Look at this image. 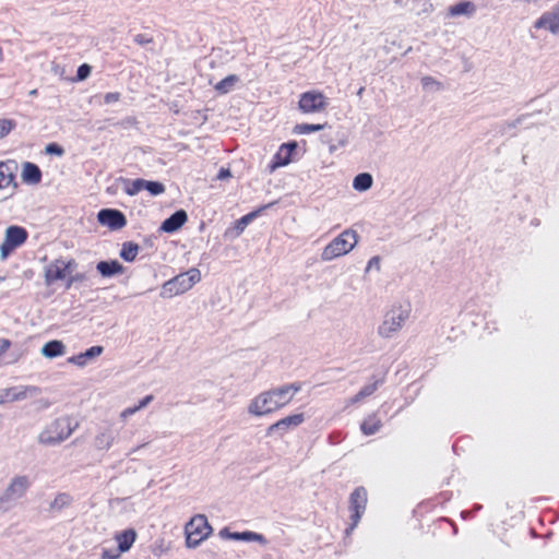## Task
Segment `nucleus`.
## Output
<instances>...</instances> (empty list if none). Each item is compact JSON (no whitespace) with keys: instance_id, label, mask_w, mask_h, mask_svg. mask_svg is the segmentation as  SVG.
Returning <instances> with one entry per match:
<instances>
[{"instance_id":"obj_30","label":"nucleus","mask_w":559,"mask_h":559,"mask_svg":"<svg viewBox=\"0 0 559 559\" xmlns=\"http://www.w3.org/2000/svg\"><path fill=\"white\" fill-rule=\"evenodd\" d=\"M139 245L128 241L122 245L120 257L127 262H133L139 253Z\"/></svg>"},{"instance_id":"obj_17","label":"nucleus","mask_w":559,"mask_h":559,"mask_svg":"<svg viewBox=\"0 0 559 559\" xmlns=\"http://www.w3.org/2000/svg\"><path fill=\"white\" fill-rule=\"evenodd\" d=\"M297 148L296 142L284 143L280 146V150L274 155L272 164L270 165L271 170H275L278 167L286 166L290 163L292 153Z\"/></svg>"},{"instance_id":"obj_28","label":"nucleus","mask_w":559,"mask_h":559,"mask_svg":"<svg viewBox=\"0 0 559 559\" xmlns=\"http://www.w3.org/2000/svg\"><path fill=\"white\" fill-rule=\"evenodd\" d=\"M238 81H239V78L236 74H230V75H227L225 79L221 80L215 85L214 88L219 94H227L235 87V85L238 83Z\"/></svg>"},{"instance_id":"obj_42","label":"nucleus","mask_w":559,"mask_h":559,"mask_svg":"<svg viewBox=\"0 0 559 559\" xmlns=\"http://www.w3.org/2000/svg\"><path fill=\"white\" fill-rule=\"evenodd\" d=\"M120 98H121V94L119 92H110L104 96V102L106 104H112V103L119 102Z\"/></svg>"},{"instance_id":"obj_36","label":"nucleus","mask_w":559,"mask_h":559,"mask_svg":"<svg viewBox=\"0 0 559 559\" xmlns=\"http://www.w3.org/2000/svg\"><path fill=\"white\" fill-rule=\"evenodd\" d=\"M323 129L322 124H309V123H302L296 126V131L300 134H308L311 132H317L319 130Z\"/></svg>"},{"instance_id":"obj_19","label":"nucleus","mask_w":559,"mask_h":559,"mask_svg":"<svg viewBox=\"0 0 559 559\" xmlns=\"http://www.w3.org/2000/svg\"><path fill=\"white\" fill-rule=\"evenodd\" d=\"M104 352V347L96 345L92 346L88 349H86L84 353H80L78 355H74L68 359L70 364H73L79 367H84L87 365V362L99 355H102Z\"/></svg>"},{"instance_id":"obj_4","label":"nucleus","mask_w":559,"mask_h":559,"mask_svg":"<svg viewBox=\"0 0 559 559\" xmlns=\"http://www.w3.org/2000/svg\"><path fill=\"white\" fill-rule=\"evenodd\" d=\"M358 242L357 233L346 229L326 245L321 253L323 261H332L352 251Z\"/></svg>"},{"instance_id":"obj_48","label":"nucleus","mask_w":559,"mask_h":559,"mask_svg":"<svg viewBox=\"0 0 559 559\" xmlns=\"http://www.w3.org/2000/svg\"><path fill=\"white\" fill-rule=\"evenodd\" d=\"M11 343L9 340L7 338H0V356L5 352L8 350V348L10 347Z\"/></svg>"},{"instance_id":"obj_7","label":"nucleus","mask_w":559,"mask_h":559,"mask_svg":"<svg viewBox=\"0 0 559 559\" xmlns=\"http://www.w3.org/2000/svg\"><path fill=\"white\" fill-rule=\"evenodd\" d=\"M349 526L345 530V535L349 536L356 526L359 524L367 507L368 495L365 487L359 486L354 489V491L349 495Z\"/></svg>"},{"instance_id":"obj_20","label":"nucleus","mask_w":559,"mask_h":559,"mask_svg":"<svg viewBox=\"0 0 559 559\" xmlns=\"http://www.w3.org/2000/svg\"><path fill=\"white\" fill-rule=\"evenodd\" d=\"M136 536L138 534L133 528H128L120 533H117L115 539L118 543V551L120 554L129 551L133 543L135 542Z\"/></svg>"},{"instance_id":"obj_16","label":"nucleus","mask_w":559,"mask_h":559,"mask_svg":"<svg viewBox=\"0 0 559 559\" xmlns=\"http://www.w3.org/2000/svg\"><path fill=\"white\" fill-rule=\"evenodd\" d=\"M219 536L224 539H234L241 542H257L261 545H265L267 543L266 538L259 533L245 531V532H230L227 527H224L219 531Z\"/></svg>"},{"instance_id":"obj_5","label":"nucleus","mask_w":559,"mask_h":559,"mask_svg":"<svg viewBox=\"0 0 559 559\" xmlns=\"http://www.w3.org/2000/svg\"><path fill=\"white\" fill-rule=\"evenodd\" d=\"M31 486V480L26 475L14 476L5 490L0 495V511H9L14 503L23 498Z\"/></svg>"},{"instance_id":"obj_18","label":"nucleus","mask_w":559,"mask_h":559,"mask_svg":"<svg viewBox=\"0 0 559 559\" xmlns=\"http://www.w3.org/2000/svg\"><path fill=\"white\" fill-rule=\"evenodd\" d=\"M187 219V212L178 210L162 223L160 230L165 233H174L181 228Z\"/></svg>"},{"instance_id":"obj_54","label":"nucleus","mask_w":559,"mask_h":559,"mask_svg":"<svg viewBox=\"0 0 559 559\" xmlns=\"http://www.w3.org/2000/svg\"><path fill=\"white\" fill-rule=\"evenodd\" d=\"M29 95H31V96H35V95H37V90H32V91L29 92Z\"/></svg>"},{"instance_id":"obj_27","label":"nucleus","mask_w":559,"mask_h":559,"mask_svg":"<svg viewBox=\"0 0 559 559\" xmlns=\"http://www.w3.org/2000/svg\"><path fill=\"white\" fill-rule=\"evenodd\" d=\"M72 497L67 492L58 493L49 504V511L59 512L72 503Z\"/></svg>"},{"instance_id":"obj_25","label":"nucleus","mask_w":559,"mask_h":559,"mask_svg":"<svg viewBox=\"0 0 559 559\" xmlns=\"http://www.w3.org/2000/svg\"><path fill=\"white\" fill-rule=\"evenodd\" d=\"M16 166L13 163L0 162V189L8 188L14 180V169Z\"/></svg>"},{"instance_id":"obj_41","label":"nucleus","mask_w":559,"mask_h":559,"mask_svg":"<svg viewBox=\"0 0 559 559\" xmlns=\"http://www.w3.org/2000/svg\"><path fill=\"white\" fill-rule=\"evenodd\" d=\"M45 151L47 154L58 155V156H61L64 153L63 148L60 145H58L57 143L48 144L46 146Z\"/></svg>"},{"instance_id":"obj_26","label":"nucleus","mask_w":559,"mask_h":559,"mask_svg":"<svg viewBox=\"0 0 559 559\" xmlns=\"http://www.w3.org/2000/svg\"><path fill=\"white\" fill-rule=\"evenodd\" d=\"M270 205H266V206H263L257 211H253V212H250L246 215H243L241 218L237 219L235 222V225H234V228L233 230H235V235L234 237H238L240 236L243 230L246 229V227L266 207H269Z\"/></svg>"},{"instance_id":"obj_23","label":"nucleus","mask_w":559,"mask_h":559,"mask_svg":"<svg viewBox=\"0 0 559 559\" xmlns=\"http://www.w3.org/2000/svg\"><path fill=\"white\" fill-rule=\"evenodd\" d=\"M22 179L26 183L36 185L41 179V171L36 164L26 162L23 165Z\"/></svg>"},{"instance_id":"obj_10","label":"nucleus","mask_w":559,"mask_h":559,"mask_svg":"<svg viewBox=\"0 0 559 559\" xmlns=\"http://www.w3.org/2000/svg\"><path fill=\"white\" fill-rule=\"evenodd\" d=\"M411 313V304L407 300H395L391 304L386 321V331L397 332L402 329Z\"/></svg>"},{"instance_id":"obj_8","label":"nucleus","mask_w":559,"mask_h":559,"mask_svg":"<svg viewBox=\"0 0 559 559\" xmlns=\"http://www.w3.org/2000/svg\"><path fill=\"white\" fill-rule=\"evenodd\" d=\"M76 267L74 259L66 260L63 258L56 259L45 266V284L47 286L57 281L66 280Z\"/></svg>"},{"instance_id":"obj_55","label":"nucleus","mask_w":559,"mask_h":559,"mask_svg":"<svg viewBox=\"0 0 559 559\" xmlns=\"http://www.w3.org/2000/svg\"><path fill=\"white\" fill-rule=\"evenodd\" d=\"M2 60V49L0 48V61Z\"/></svg>"},{"instance_id":"obj_15","label":"nucleus","mask_w":559,"mask_h":559,"mask_svg":"<svg viewBox=\"0 0 559 559\" xmlns=\"http://www.w3.org/2000/svg\"><path fill=\"white\" fill-rule=\"evenodd\" d=\"M326 106L325 97L318 92H307L300 96L299 109L304 112H318Z\"/></svg>"},{"instance_id":"obj_3","label":"nucleus","mask_w":559,"mask_h":559,"mask_svg":"<svg viewBox=\"0 0 559 559\" xmlns=\"http://www.w3.org/2000/svg\"><path fill=\"white\" fill-rule=\"evenodd\" d=\"M200 281V271L195 267H192L189 271L180 273L179 275L164 283L160 289V297L167 299L183 294L191 289Z\"/></svg>"},{"instance_id":"obj_12","label":"nucleus","mask_w":559,"mask_h":559,"mask_svg":"<svg viewBox=\"0 0 559 559\" xmlns=\"http://www.w3.org/2000/svg\"><path fill=\"white\" fill-rule=\"evenodd\" d=\"M97 221L102 226L110 230H120L127 225L124 214L116 209H103L97 214Z\"/></svg>"},{"instance_id":"obj_40","label":"nucleus","mask_w":559,"mask_h":559,"mask_svg":"<svg viewBox=\"0 0 559 559\" xmlns=\"http://www.w3.org/2000/svg\"><path fill=\"white\" fill-rule=\"evenodd\" d=\"M376 390V385L374 384H371V385H367L365 386L360 392H358L355 397L353 399L354 402H357L359 401L360 399L365 397V396H368L370 394H372Z\"/></svg>"},{"instance_id":"obj_24","label":"nucleus","mask_w":559,"mask_h":559,"mask_svg":"<svg viewBox=\"0 0 559 559\" xmlns=\"http://www.w3.org/2000/svg\"><path fill=\"white\" fill-rule=\"evenodd\" d=\"M40 353L46 358H56L66 353V345L58 340L49 341L41 347Z\"/></svg>"},{"instance_id":"obj_1","label":"nucleus","mask_w":559,"mask_h":559,"mask_svg":"<svg viewBox=\"0 0 559 559\" xmlns=\"http://www.w3.org/2000/svg\"><path fill=\"white\" fill-rule=\"evenodd\" d=\"M281 386L261 392L248 405V413L261 417L286 406L288 403Z\"/></svg>"},{"instance_id":"obj_21","label":"nucleus","mask_w":559,"mask_h":559,"mask_svg":"<svg viewBox=\"0 0 559 559\" xmlns=\"http://www.w3.org/2000/svg\"><path fill=\"white\" fill-rule=\"evenodd\" d=\"M96 270L102 276L110 277L123 273V265L117 260L100 261L97 263Z\"/></svg>"},{"instance_id":"obj_14","label":"nucleus","mask_w":559,"mask_h":559,"mask_svg":"<svg viewBox=\"0 0 559 559\" xmlns=\"http://www.w3.org/2000/svg\"><path fill=\"white\" fill-rule=\"evenodd\" d=\"M38 393V388L32 385H20L0 389V405L7 402L25 400L28 395Z\"/></svg>"},{"instance_id":"obj_31","label":"nucleus","mask_w":559,"mask_h":559,"mask_svg":"<svg viewBox=\"0 0 559 559\" xmlns=\"http://www.w3.org/2000/svg\"><path fill=\"white\" fill-rule=\"evenodd\" d=\"M380 427H381L380 419H377L374 417H369L364 420L360 428H361V431L366 436H371V435L376 433L380 429Z\"/></svg>"},{"instance_id":"obj_29","label":"nucleus","mask_w":559,"mask_h":559,"mask_svg":"<svg viewBox=\"0 0 559 559\" xmlns=\"http://www.w3.org/2000/svg\"><path fill=\"white\" fill-rule=\"evenodd\" d=\"M372 186V176L368 173H361L354 178L353 188L357 191H367Z\"/></svg>"},{"instance_id":"obj_44","label":"nucleus","mask_w":559,"mask_h":559,"mask_svg":"<svg viewBox=\"0 0 559 559\" xmlns=\"http://www.w3.org/2000/svg\"><path fill=\"white\" fill-rule=\"evenodd\" d=\"M134 43H136L140 46L147 45L152 43V38L146 36L145 34H138L133 38Z\"/></svg>"},{"instance_id":"obj_47","label":"nucleus","mask_w":559,"mask_h":559,"mask_svg":"<svg viewBox=\"0 0 559 559\" xmlns=\"http://www.w3.org/2000/svg\"><path fill=\"white\" fill-rule=\"evenodd\" d=\"M139 411H140V409L138 408V406H136V405H135V406H133V407H128V408H126V409H123V411H122V413H121V417H122V418H127V417H129V416H131V415L135 414V413H136V412H139Z\"/></svg>"},{"instance_id":"obj_32","label":"nucleus","mask_w":559,"mask_h":559,"mask_svg":"<svg viewBox=\"0 0 559 559\" xmlns=\"http://www.w3.org/2000/svg\"><path fill=\"white\" fill-rule=\"evenodd\" d=\"M142 190H144V179L129 181L124 189L126 193L129 195H135Z\"/></svg>"},{"instance_id":"obj_39","label":"nucleus","mask_w":559,"mask_h":559,"mask_svg":"<svg viewBox=\"0 0 559 559\" xmlns=\"http://www.w3.org/2000/svg\"><path fill=\"white\" fill-rule=\"evenodd\" d=\"M92 68L91 66L84 63L81 64L78 69L76 76L78 80L83 81L91 74Z\"/></svg>"},{"instance_id":"obj_9","label":"nucleus","mask_w":559,"mask_h":559,"mask_svg":"<svg viewBox=\"0 0 559 559\" xmlns=\"http://www.w3.org/2000/svg\"><path fill=\"white\" fill-rule=\"evenodd\" d=\"M27 231L20 226H9L4 233L3 242L0 246V258L5 260L9 254L17 247L22 246L27 239Z\"/></svg>"},{"instance_id":"obj_50","label":"nucleus","mask_w":559,"mask_h":559,"mask_svg":"<svg viewBox=\"0 0 559 559\" xmlns=\"http://www.w3.org/2000/svg\"><path fill=\"white\" fill-rule=\"evenodd\" d=\"M144 445H145V444H142V445H139V447H136V448H134V449H131V450L127 453V455H131V454H133V453H134V452H136L140 448H142V447H144Z\"/></svg>"},{"instance_id":"obj_13","label":"nucleus","mask_w":559,"mask_h":559,"mask_svg":"<svg viewBox=\"0 0 559 559\" xmlns=\"http://www.w3.org/2000/svg\"><path fill=\"white\" fill-rule=\"evenodd\" d=\"M305 421L304 414H294L287 417H284L276 423L272 424L266 429V436H272L274 433H278L280 437H283L286 432L292 429L297 428Z\"/></svg>"},{"instance_id":"obj_49","label":"nucleus","mask_w":559,"mask_h":559,"mask_svg":"<svg viewBox=\"0 0 559 559\" xmlns=\"http://www.w3.org/2000/svg\"><path fill=\"white\" fill-rule=\"evenodd\" d=\"M229 176H230V171H229V169L222 168V169L219 170V173H218V176H217V177H218L219 179H225V178H227V177H229Z\"/></svg>"},{"instance_id":"obj_46","label":"nucleus","mask_w":559,"mask_h":559,"mask_svg":"<svg viewBox=\"0 0 559 559\" xmlns=\"http://www.w3.org/2000/svg\"><path fill=\"white\" fill-rule=\"evenodd\" d=\"M154 396L152 394L150 395H146L145 397H143L139 404L136 405L139 409H142L144 407H146L152 401H153Z\"/></svg>"},{"instance_id":"obj_37","label":"nucleus","mask_w":559,"mask_h":559,"mask_svg":"<svg viewBox=\"0 0 559 559\" xmlns=\"http://www.w3.org/2000/svg\"><path fill=\"white\" fill-rule=\"evenodd\" d=\"M381 261H382L381 257H379V255L372 257L368 261V264L366 266L365 272L366 273H370V272H372L374 270L377 273H380V271H381Z\"/></svg>"},{"instance_id":"obj_43","label":"nucleus","mask_w":559,"mask_h":559,"mask_svg":"<svg viewBox=\"0 0 559 559\" xmlns=\"http://www.w3.org/2000/svg\"><path fill=\"white\" fill-rule=\"evenodd\" d=\"M67 278H68V281H67V288H70L73 283L84 281L85 280V275L82 274V273H78L75 275H71L70 274Z\"/></svg>"},{"instance_id":"obj_22","label":"nucleus","mask_w":559,"mask_h":559,"mask_svg":"<svg viewBox=\"0 0 559 559\" xmlns=\"http://www.w3.org/2000/svg\"><path fill=\"white\" fill-rule=\"evenodd\" d=\"M536 28H546L552 34L559 33V11L542 16L535 24Z\"/></svg>"},{"instance_id":"obj_51","label":"nucleus","mask_w":559,"mask_h":559,"mask_svg":"<svg viewBox=\"0 0 559 559\" xmlns=\"http://www.w3.org/2000/svg\"><path fill=\"white\" fill-rule=\"evenodd\" d=\"M336 150H337V145H335V144H331V145L329 146V151H330V153H334Z\"/></svg>"},{"instance_id":"obj_45","label":"nucleus","mask_w":559,"mask_h":559,"mask_svg":"<svg viewBox=\"0 0 559 559\" xmlns=\"http://www.w3.org/2000/svg\"><path fill=\"white\" fill-rule=\"evenodd\" d=\"M120 552L117 551H112V550H109V549H104L103 552H102V558L103 559H118L120 557Z\"/></svg>"},{"instance_id":"obj_52","label":"nucleus","mask_w":559,"mask_h":559,"mask_svg":"<svg viewBox=\"0 0 559 559\" xmlns=\"http://www.w3.org/2000/svg\"><path fill=\"white\" fill-rule=\"evenodd\" d=\"M520 3H531V2H535L536 0H518Z\"/></svg>"},{"instance_id":"obj_6","label":"nucleus","mask_w":559,"mask_h":559,"mask_svg":"<svg viewBox=\"0 0 559 559\" xmlns=\"http://www.w3.org/2000/svg\"><path fill=\"white\" fill-rule=\"evenodd\" d=\"M212 533V526L205 515L197 514L185 526L186 546L197 548Z\"/></svg>"},{"instance_id":"obj_53","label":"nucleus","mask_w":559,"mask_h":559,"mask_svg":"<svg viewBox=\"0 0 559 559\" xmlns=\"http://www.w3.org/2000/svg\"><path fill=\"white\" fill-rule=\"evenodd\" d=\"M340 146H345L347 144V141L345 139L340 140Z\"/></svg>"},{"instance_id":"obj_2","label":"nucleus","mask_w":559,"mask_h":559,"mask_svg":"<svg viewBox=\"0 0 559 559\" xmlns=\"http://www.w3.org/2000/svg\"><path fill=\"white\" fill-rule=\"evenodd\" d=\"M78 427L79 423L73 421L68 416L57 418L47 425L38 435V443L47 447L60 444L67 440Z\"/></svg>"},{"instance_id":"obj_33","label":"nucleus","mask_w":559,"mask_h":559,"mask_svg":"<svg viewBox=\"0 0 559 559\" xmlns=\"http://www.w3.org/2000/svg\"><path fill=\"white\" fill-rule=\"evenodd\" d=\"M285 396H287L288 403L294 399L295 394L301 390V384L298 382L285 384L281 386Z\"/></svg>"},{"instance_id":"obj_35","label":"nucleus","mask_w":559,"mask_h":559,"mask_svg":"<svg viewBox=\"0 0 559 559\" xmlns=\"http://www.w3.org/2000/svg\"><path fill=\"white\" fill-rule=\"evenodd\" d=\"M452 15L469 14L473 12V5L469 2H464L451 9Z\"/></svg>"},{"instance_id":"obj_38","label":"nucleus","mask_w":559,"mask_h":559,"mask_svg":"<svg viewBox=\"0 0 559 559\" xmlns=\"http://www.w3.org/2000/svg\"><path fill=\"white\" fill-rule=\"evenodd\" d=\"M15 127V122L11 119H0V139L10 133Z\"/></svg>"},{"instance_id":"obj_34","label":"nucleus","mask_w":559,"mask_h":559,"mask_svg":"<svg viewBox=\"0 0 559 559\" xmlns=\"http://www.w3.org/2000/svg\"><path fill=\"white\" fill-rule=\"evenodd\" d=\"M144 190H147L152 195H158L165 191V187L157 181L144 180Z\"/></svg>"},{"instance_id":"obj_11","label":"nucleus","mask_w":559,"mask_h":559,"mask_svg":"<svg viewBox=\"0 0 559 559\" xmlns=\"http://www.w3.org/2000/svg\"><path fill=\"white\" fill-rule=\"evenodd\" d=\"M116 438L117 430L112 425L98 426L93 436L91 447L95 452L106 453L114 447Z\"/></svg>"}]
</instances>
